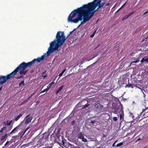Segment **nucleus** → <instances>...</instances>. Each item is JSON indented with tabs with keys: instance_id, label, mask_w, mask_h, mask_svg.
<instances>
[{
	"instance_id": "obj_25",
	"label": "nucleus",
	"mask_w": 148,
	"mask_h": 148,
	"mask_svg": "<svg viewBox=\"0 0 148 148\" xmlns=\"http://www.w3.org/2000/svg\"><path fill=\"white\" fill-rule=\"evenodd\" d=\"M50 88L48 87H47V88L45 89H44V90H43V91H42L41 92V93H43V92H46Z\"/></svg>"
},
{
	"instance_id": "obj_38",
	"label": "nucleus",
	"mask_w": 148,
	"mask_h": 148,
	"mask_svg": "<svg viewBox=\"0 0 148 148\" xmlns=\"http://www.w3.org/2000/svg\"><path fill=\"white\" fill-rule=\"evenodd\" d=\"M74 31V30H73V31L70 32L69 34L67 36H69Z\"/></svg>"
},
{
	"instance_id": "obj_46",
	"label": "nucleus",
	"mask_w": 148,
	"mask_h": 148,
	"mask_svg": "<svg viewBox=\"0 0 148 148\" xmlns=\"http://www.w3.org/2000/svg\"><path fill=\"white\" fill-rule=\"evenodd\" d=\"M60 91H58V90H57L56 92V94H57Z\"/></svg>"
},
{
	"instance_id": "obj_47",
	"label": "nucleus",
	"mask_w": 148,
	"mask_h": 148,
	"mask_svg": "<svg viewBox=\"0 0 148 148\" xmlns=\"http://www.w3.org/2000/svg\"><path fill=\"white\" fill-rule=\"evenodd\" d=\"M110 4L109 3H107L106 4V6H108Z\"/></svg>"
},
{
	"instance_id": "obj_59",
	"label": "nucleus",
	"mask_w": 148,
	"mask_h": 148,
	"mask_svg": "<svg viewBox=\"0 0 148 148\" xmlns=\"http://www.w3.org/2000/svg\"><path fill=\"white\" fill-rule=\"evenodd\" d=\"M33 71H33H33H31V73H32Z\"/></svg>"
},
{
	"instance_id": "obj_8",
	"label": "nucleus",
	"mask_w": 148,
	"mask_h": 148,
	"mask_svg": "<svg viewBox=\"0 0 148 148\" xmlns=\"http://www.w3.org/2000/svg\"><path fill=\"white\" fill-rule=\"evenodd\" d=\"M78 138L81 139L84 142H86L87 141V140L84 137L83 133L80 132L78 135Z\"/></svg>"
},
{
	"instance_id": "obj_20",
	"label": "nucleus",
	"mask_w": 148,
	"mask_h": 148,
	"mask_svg": "<svg viewBox=\"0 0 148 148\" xmlns=\"http://www.w3.org/2000/svg\"><path fill=\"white\" fill-rule=\"evenodd\" d=\"M25 81L24 80L22 81L19 84V87H20L22 86H24L25 85V84L24 83Z\"/></svg>"
},
{
	"instance_id": "obj_41",
	"label": "nucleus",
	"mask_w": 148,
	"mask_h": 148,
	"mask_svg": "<svg viewBox=\"0 0 148 148\" xmlns=\"http://www.w3.org/2000/svg\"><path fill=\"white\" fill-rule=\"evenodd\" d=\"M24 103H24V102L23 101L19 105V106H21L23 105V104H24Z\"/></svg>"
},
{
	"instance_id": "obj_45",
	"label": "nucleus",
	"mask_w": 148,
	"mask_h": 148,
	"mask_svg": "<svg viewBox=\"0 0 148 148\" xmlns=\"http://www.w3.org/2000/svg\"><path fill=\"white\" fill-rule=\"evenodd\" d=\"M94 35L93 34H92L90 36V38H92L94 37Z\"/></svg>"
},
{
	"instance_id": "obj_1",
	"label": "nucleus",
	"mask_w": 148,
	"mask_h": 148,
	"mask_svg": "<svg viewBox=\"0 0 148 148\" xmlns=\"http://www.w3.org/2000/svg\"><path fill=\"white\" fill-rule=\"evenodd\" d=\"M93 15L83 5L73 10L70 14L68 18V22L71 23H77L82 19L79 26L83 23L89 21L93 16Z\"/></svg>"
},
{
	"instance_id": "obj_52",
	"label": "nucleus",
	"mask_w": 148,
	"mask_h": 148,
	"mask_svg": "<svg viewBox=\"0 0 148 148\" xmlns=\"http://www.w3.org/2000/svg\"><path fill=\"white\" fill-rule=\"evenodd\" d=\"M78 61H77V64H76V65H78V64H79V62L78 63Z\"/></svg>"
},
{
	"instance_id": "obj_40",
	"label": "nucleus",
	"mask_w": 148,
	"mask_h": 148,
	"mask_svg": "<svg viewBox=\"0 0 148 148\" xmlns=\"http://www.w3.org/2000/svg\"><path fill=\"white\" fill-rule=\"evenodd\" d=\"M147 13H148V11L145 12V13H144L142 15V16H144L146 14H147Z\"/></svg>"
},
{
	"instance_id": "obj_56",
	"label": "nucleus",
	"mask_w": 148,
	"mask_h": 148,
	"mask_svg": "<svg viewBox=\"0 0 148 148\" xmlns=\"http://www.w3.org/2000/svg\"><path fill=\"white\" fill-rule=\"evenodd\" d=\"M105 3H102V4H101L102 5H103V6L104 5Z\"/></svg>"
},
{
	"instance_id": "obj_44",
	"label": "nucleus",
	"mask_w": 148,
	"mask_h": 148,
	"mask_svg": "<svg viewBox=\"0 0 148 148\" xmlns=\"http://www.w3.org/2000/svg\"><path fill=\"white\" fill-rule=\"evenodd\" d=\"M122 117V115L121 114L120 116V119L121 120Z\"/></svg>"
},
{
	"instance_id": "obj_18",
	"label": "nucleus",
	"mask_w": 148,
	"mask_h": 148,
	"mask_svg": "<svg viewBox=\"0 0 148 148\" xmlns=\"http://www.w3.org/2000/svg\"><path fill=\"white\" fill-rule=\"evenodd\" d=\"M143 115L144 117H143V116L140 119V120L144 118L148 117V111H147V112H146L145 113H144Z\"/></svg>"
},
{
	"instance_id": "obj_17",
	"label": "nucleus",
	"mask_w": 148,
	"mask_h": 148,
	"mask_svg": "<svg viewBox=\"0 0 148 148\" xmlns=\"http://www.w3.org/2000/svg\"><path fill=\"white\" fill-rule=\"evenodd\" d=\"M148 109V107L147 108H146L145 109L143 110V111L141 112L140 114L138 116V119H139L141 115L143 113V112H145V111H146V110Z\"/></svg>"
},
{
	"instance_id": "obj_33",
	"label": "nucleus",
	"mask_w": 148,
	"mask_h": 148,
	"mask_svg": "<svg viewBox=\"0 0 148 148\" xmlns=\"http://www.w3.org/2000/svg\"><path fill=\"white\" fill-rule=\"evenodd\" d=\"M113 120L114 121H116L118 119L117 117H114L113 118Z\"/></svg>"
},
{
	"instance_id": "obj_34",
	"label": "nucleus",
	"mask_w": 148,
	"mask_h": 148,
	"mask_svg": "<svg viewBox=\"0 0 148 148\" xmlns=\"http://www.w3.org/2000/svg\"><path fill=\"white\" fill-rule=\"evenodd\" d=\"M127 3V1L120 8V9H121L125 5L126 3Z\"/></svg>"
},
{
	"instance_id": "obj_39",
	"label": "nucleus",
	"mask_w": 148,
	"mask_h": 148,
	"mask_svg": "<svg viewBox=\"0 0 148 148\" xmlns=\"http://www.w3.org/2000/svg\"><path fill=\"white\" fill-rule=\"evenodd\" d=\"M96 121H95V120H94V121H91L90 123H92V124H94L95 123V122Z\"/></svg>"
},
{
	"instance_id": "obj_4",
	"label": "nucleus",
	"mask_w": 148,
	"mask_h": 148,
	"mask_svg": "<svg viewBox=\"0 0 148 148\" xmlns=\"http://www.w3.org/2000/svg\"><path fill=\"white\" fill-rule=\"evenodd\" d=\"M101 0H99L96 2H92L88 3L87 4L84 5L83 6L88 10L91 14L94 15V10L96 7L98 6L97 9L103 6V5L100 3Z\"/></svg>"
},
{
	"instance_id": "obj_29",
	"label": "nucleus",
	"mask_w": 148,
	"mask_h": 148,
	"mask_svg": "<svg viewBox=\"0 0 148 148\" xmlns=\"http://www.w3.org/2000/svg\"><path fill=\"white\" fill-rule=\"evenodd\" d=\"M123 142H121V143L118 144H117L116 145V146L117 147H120V146H121V145H122L123 144Z\"/></svg>"
},
{
	"instance_id": "obj_14",
	"label": "nucleus",
	"mask_w": 148,
	"mask_h": 148,
	"mask_svg": "<svg viewBox=\"0 0 148 148\" xmlns=\"http://www.w3.org/2000/svg\"><path fill=\"white\" fill-rule=\"evenodd\" d=\"M135 87V85L132 84H126V85L125 86V88L128 87L130 88L131 87L132 88H133Z\"/></svg>"
},
{
	"instance_id": "obj_26",
	"label": "nucleus",
	"mask_w": 148,
	"mask_h": 148,
	"mask_svg": "<svg viewBox=\"0 0 148 148\" xmlns=\"http://www.w3.org/2000/svg\"><path fill=\"white\" fill-rule=\"evenodd\" d=\"M17 127H15L14 129L11 132L10 134H12L15 131H16L17 132Z\"/></svg>"
},
{
	"instance_id": "obj_54",
	"label": "nucleus",
	"mask_w": 148,
	"mask_h": 148,
	"mask_svg": "<svg viewBox=\"0 0 148 148\" xmlns=\"http://www.w3.org/2000/svg\"><path fill=\"white\" fill-rule=\"evenodd\" d=\"M62 144H64V141L63 140H62Z\"/></svg>"
},
{
	"instance_id": "obj_2",
	"label": "nucleus",
	"mask_w": 148,
	"mask_h": 148,
	"mask_svg": "<svg viewBox=\"0 0 148 148\" xmlns=\"http://www.w3.org/2000/svg\"><path fill=\"white\" fill-rule=\"evenodd\" d=\"M45 57V55H43L41 57L38 58L37 59H34L29 62H22L10 73L7 75L6 76L1 75L0 76V85L3 84L8 80L11 77H14V76L16 75L17 72L19 71V73L20 75H25L28 71L27 70H25L27 67H30L36 61L38 62H40L44 60Z\"/></svg>"
},
{
	"instance_id": "obj_32",
	"label": "nucleus",
	"mask_w": 148,
	"mask_h": 148,
	"mask_svg": "<svg viewBox=\"0 0 148 148\" xmlns=\"http://www.w3.org/2000/svg\"><path fill=\"white\" fill-rule=\"evenodd\" d=\"M63 88V86H62L60 88H59L58 89V91H60Z\"/></svg>"
},
{
	"instance_id": "obj_23",
	"label": "nucleus",
	"mask_w": 148,
	"mask_h": 148,
	"mask_svg": "<svg viewBox=\"0 0 148 148\" xmlns=\"http://www.w3.org/2000/svg\"><path fill=\"white\" fill-rule=\"evenodd\" d=\"M90 105V104H86L84 105L83 106H82V109H84V108H86L88 107V106H89Z\"/></svg>"
},
{
	"instance_id": "obj_42",
	"label": "nucleus",
	"mask_w": 148,
	"mask_h": 148,
	"mask_svg": "<svg viewBox=\"0 0 148 148\" xmlns=\"http://www.w3.org/2000/svg\"><path fill=\"white\" fill-rule=\"evenodd\" d=\"M9 142V141H7L6 143H5V144L4 145V146H5L6 145L8 144V143Z\"/></svg>"
},
{
	"instance_id": "obj_3",
	"label": "nucleus",
	"mask_w": 148,
	"mask_h": 148,
	"mask_svg": "<svg viewBox=\"0 0 148 148\" xmlns=\"http://www.w3.org/2000/svg\"><path fill=\"white\" fill-rule=\"evenodd\" d=\"M56 38V39L50 44V46L47 52V56L55 51H58L59 47L63 44L66 39L64 36V32L60 31L58 32Z\"/></svg>"
},
{
	"instance_id": "obj_31",
	"label": "nucleus",
	"mask_w": 148,
	"mask_h": 148,
	"mask_svg": "<svg viewBox=\"0 0 148 148\" xmlns=\"http://www.w3.org/2000/svg\"><path fill=\"white\" fill-rule=\"evenodd\" d=\"M36 91H35L34 93H32L28 97V98L29 99L33 95H34Z\"/></svg>"
},
{
	"instance_id": "obj_9",
	"label": "nucleus",
	"mask_w": 148,
	"mask_h": 148,
	"mask_svg": "<svg viewBox=\"0 0 148 148\" xmlns=\"http://www.w3.org/2000/svg\"><path fill=\"white\" fill-rule=\"evenodd\" d=\"M47 142H49V141L47 140L44 139L42 138H41L40 140V143H38V144H39L40 146H43L45 145V143Z\"/></svg>"
},
{
	"instance_id": "obj_10",
	"label": "nucleus",
	"mask_w": 148,
	"mask_h": 148,
	"mask_svg": "<svg viewBox=\"0 0 148 148\" xmlns=\"http://www.w3.org/2000/svg\"><path fill=\"white\" fill-rule=\"evenodd\" d=\"M52 146V145L49 143L47 142L41 148H51Z\"/></svg>"
},
{
	"instance_id": "obj_7",
	"label": "nucleus",
	"mask_w": 148,
	"mask_h": 148,
	"mask_svg": "<svg viewBox=\"0 0 148 148\" xmlns=\"http://www.w3.org/2000/svg\"><path fill=\"white\" fill-rule=\"evenodd\" d=\"M30 114H29L25 117V119L27 118L25 123V124L27 125L28 124L31 122V120H32V116H30Z\"/></svg>"
},
{
	"instance_id": "obj_21",
	"label": "nucleus",
	"mask_w": 148,
	"mask_h": 148,
	"mask_svg": "<svg viewBox=\"0 0 148 148\" xmlns=\"http://www.w3.org/2000/svg\"><path fill=\"white\" fill-rule=\"evenodd\" d=\"M46 71H45L44 72H43L42 73V77H43L44 78H45V77H47V74H45L46 73Z\"/></svg>"
},
{
	"instance_id": "obj_43",
	"label": "nucleus",
	"mask_w": 148,
	"mask_h": 148,
	"mask_svg": "<svg viewBox=\"0 0 148 148\" xmlns=\"http://www.w3.org/2000/svg\"><path fill=\"white\" fill-rule=\"evenodd\" d=\"M100 45V44H99L97 47H96L94 49V50L96 49L98 47H99Z\"/></svg>"
},
{
	"instance_id": "obj_49",
	"label": "nucleus",
	"mask_w": 148,
	"mask_h": 148,
	"mask_svg": "<svg viewBox=\"0 0 148 148\" xmlns=\"http://www.w3.org/2000/svg\"><path fill=\"white\" fill-rule=\"evenodd\" d=\"M2 88H3V86H1L0 88V91H1V90H2Z\"/></svg>"
},
{
	"instance_id": "obj_30",
	"label": "nucleus",
	"mask_w": 148,
	"mask_h": 148,
	"mask_svg": "<svg viewBox=\"0 0 148 148\" xmlns=\"http://www.w3.org/2000/svg\"><path fill=\"white\" fill-rule=\"evenodd\" d=\"M24 77V76L23 75H21L20 76H18L17 77H16L15 78L16 79H19L21 78H23Z\"/></svg>"
},
{
	"instance_id": "obj_13",
	"label": "nucleus",
	"mask_w": 148,
	"mask_h": 148,
	"mask_svg": "<svg viewBox=\"0 0 148 148\" xmlns=\"http://www.w3.org/2000/svg\"><path fill=\"white\" fill-rule=\"evenodd\" d=\"M43 136L41 138H42L44 139L47 140V138L49 136V134L47 133H44L42 134Z\"/></svg>"
},
{
	"instance_id": "obj_16",
	"label": "nucleus",
	"mask_w": 148,
	"mask_h": 148,
	"mask_svg": "<svg viewBox=\"0 0 148 148\" xmlns=\"http://www.w3.org/2000/svg\"><path fill=\"white\" fill-rule=\"evenodd\" d=\"M8 135L7 134H5L4 136H2L0 138L1 140H6V138Z\"/></svg>"
},
{
	"instance_id": "obj_28",
	"label": "nucleus",
	"mask_w": 148,
	"mask_h": 148,
	"mask_svg": "<svg viewBox=\"0 0 148 148\" xmlns=\"http://www.w3.org/2000/svg\"><path fill=\"white\" fill-rule=\"evenodd\" d=\"M11 122H12V121H9L8 120L7 121V124H5V125H10V124H11Z\"/></svg>"
},
{
	"instance_id": "obj_50",
	"label": "nucleus",
	"mask_w": 148,
	"mask_h": 148,
	"mask_svg": "<svg viewBox=\"0 0 148 148\" xmlns=\"http://www.w3.org/2000/svg\"><path fill=\"white\" fill-rule=\"evenodd\" d=\"M115 143H114L113 145H112V146L113 147H114L115 146Z\"/></svg>"
},
{
	"instance_id": "obj_36",
	"label": "nucleus",
	"mask_w": 148,
	"mask_h": 148,
	"mask_svg": "<svg viewBox=\"0 0 148 148\" xmlns=\"http://www.w3.org/2000/svg\"><path fill=\"white\" fill-rule=\"evenodd\" d=\"M75 121L74 120H73L71 123V124L73 125H74L75 124Z\"/></svg>"
},
{
	"instance_id": "obj_24",
	"label": "nucleus",
	"mask_w": 148,
	"mask_h": 148,
	"mask_svg": "<svg viewBox=\"0 0 148 148\" xmlns=\"http://www.w3.org/2000/svg\"><path fill=\"white\" fill-rule=\"evenodd\" d=\"M25 132H25L24 130L22 132L19 133L20 135L21 136V137H22L24 134Z\"/></svg>"
},
{
	"instance_id": "obj_6",
	"label": "nucleus",
	"mask_w": 148,
	"mask_h": 148,
	"mask_svg": "<svg viewBox=\"0 0 148 148\" xmlns=\"http://www.w3.org/2000/svg\"><path fill=\"white\" fill-rule=\"evenodd\" d=\"M95 107L100 113L104 109L103 106L101 105L100 103L96 104L95 105Z\"/></svg>"
},
{
	"instance_id": "obj_55",
	"label": "nucleus",
	"mask_w": 148,
	"mask_h": 148,
	"mask_svg": "<svg viewBox=\"0 0 148 148\" xmlns=\"http://www.w3.org/2000/svg\"><path fill=\"white\" fill-rule=\"evenodd\" d=\"M95 32H96V31L94 32L93 33V34L95 35Z\"/></svg>"
},
{
	"instance_id": "obj_51",
	"label": "nucleus",
	"mask_w": 148,
	"mask_h": 148,
	"mask_svg": "<svg viewBox=\"0 0 148 148\" xmlns=\"http://www.w3.org/2000/svg\"><path fill=\"white\" fill-rule=\"evenodd\" d=\"M125 80H126V81L127 80V81H128V82H129V79H128V78H126V79H125Z\"/></svg>"
},
{
	"instance_id": "obj_22",
	"label": "nucleus",
	"mask_w": 148,
	"mask_h": 148,
	"mask_svg": "<svg viewBox=\"0 0 148 148\" xmlns=\"http://www.w3.org/2000/svg\"><path fill=\"white\" fill-rule=\"evenodd\" d=\"M7 128V127L6 126H4L2 127V128L1 130H0V132L1 133H2L3 132V131L5 130Z\"/></svg>"
},
{
	"instance_id": "obj_27",
	"label": "nucleus",
	"mask_w": 148,
	"mask_h": 148,
	"mask_svg": "<svg viewBox=\"0 0 148 148\" xmlns=\"http://www.w3.org/2000/svg\"><path fill=\"white\" fill-rule=\"evenodd\" d=\"M66 69H64L61 72V73H60V74H59V76H61L65 72V71H66Z\"/></svg>"
},
{
	"instance_id": "obj_15",
	"label": "nucleus",
	"mask_w": 148,
	"mask_h": 148,
	"mask_svg": "<svg viewBox=\"0 0 148 148\" xmlns=\"http://www.w3.org/2000/svg\"><path fill=\"white\" fill-rule=\"evenodd\" d=\"M23 114H19L17 117H15L14 118L15 121H17L22 116Z\"/></svg>"
},
{
	"instance_id": "obj_35",
	"label": "nucleus",
	"mask_w": 148,
	"mask_h": 148,
	"mask_svg": "<svg viewBox=\"0 0 148 148\" xmlns=\"http://www.w3.org/2000/svg\"><path fill=\"white\" fill-rule=\"evenodd\" d=\"M29 99V98H28L27 99L24 100V101H23L24 103H26L28 101Z\"/></svg>"
},
{
	"instance_id": "obj_58",
	"label": "nucleus",
	"mask_w": 148,
	"mask_h": 148,
	"mask_svg": "<svg viewBox=\"0 0 148 148\" xmlns=\"http://www.w3.org/2000/svg\"><path fill=\"white\" fill-rule=\"evenodd\" d=\"M117 140H116V141H115V142L114 143H116L117 142Z\"/></svg>"
},
{
	"instance_id": "obj_5",
	"label": "nucleus",
	"mask_w": 148,
	"mask_h": 148,
	"mask_svg": "<svg viewBox=\"0 0 148 148\" xmlns=\"http://www.w3.org/2000/svg\"><path fill=\"white\" fill-rule=\"evenodd\" d=\"M122 110L117 105L114 106L112 108V111L114 114H116L117 113L121 112Z\"/></svg>"
},
{
	"instance_id": "obj_48",
	"label": "nucleus",
	"mask_w": 148,
	"mask_h": 148,
	"mask_svg": "<svg viewBox=\"0 0 148 148\" xmlns=\"http://www.w3.org/2000/svg\"><path fill=\"white\" fill-rule=\"evenodd\" d=\"M2 141L1 144H3L5 140H1Z\"/></svg>"
},
{
	"instance_id": "obj_12",
	"label": "nucleus",
	"mask_w": 148,
	"mask_h": 148,
	"mask_svg": "<svg viewBox=\"0 0 148 148\" xmlns=\"http://www.w3.org/2000/svg\"><path fill=\"white\" fill-rule=\"evenodd\" d=\"M134 13V12H132L130 13L127 15H126L123 18L122 20L123 21V20H125L127 19V18H128V17L129 16H130L131 15H132Z\"/></svg>"
},
{
	"instance_id": "obj_19",
	"label": "nucleus",
	"mask_w": 148,
	"mask_h": 148,
	"mask_svg": "<svg viewBox=\"0 0 148 148\" xmlns=\"http://www.w3.org/2000/svg\"><path fill=\"white\" fill-rule=\"evenodd\" d=\"M55 80V79H54L53 80V81H54ZM55 84V82L54 81L52 82L51 83H50L49 85H48V86H47L48 88H49L51 87V86Z\"/></svg>"
},
{
	"instance_id": "obj_60",
	"label": "nucleus",
	"mask_w": 148,
	"mask_h": 148,
	"mask_svg": "<svg viewBox=\"0 0 148 148\" xmlns=\"http://www.w3.org/2000/svg\"><path fill=\"white\" fill-rule=\"evenodd\" d=\"M140 139V138H139L138 139V140H137V141L138 140H139Z\"/></svg>"
},
{
	"instance_id": "obj_37",
	"label": "nucleus",
	"mask_w": 148,
	"mask_h": 148,
	"mask_svg": "<svg viewBox=\"0 0 148 148\" xmlns=\"http://www.w3.org/2000/svg\"><path fill=\"white\" fill-rule=\"evenodd\" d=\"M30 128V127L29 126L27 127L25 130H24V131L25 132H26V131Z\"/></svg>"
},
{
	"instance_id": "obj_11",
	"label": "nucleus",
	"mask_w": 148,
	"mask_h": 148,
	"mask_svg": "<svg viewBox=\"0 0 148 148\" xmlns=\"http://www.w3.org/2000/svg\"><path fill=\"white\" fill-rule=\"evenodd\" d=\"M140 62L141 63L147 62L148 63V56H145L141 60Z\"/></svg>"
},
{
	"instance_id": "obj_53",
	"label": "nucleus",
	"mask_w": 148,
	"mask_h": 148,
	"mask_svg": "<svg viewBox=\"0 0 148 148\" xmlns=\"http://www.w3.org/2000/svg\"><path fill=\"white\" fill-rule=\"evenodd\" d=\"M79 62H80V61H79ZM80 62L81 63V64H82L83 62L82 61H80Z\"/></svg>"
},
{
	"instance_id": "obj_57",
	"label": "nucleus",
	"mask_w": 148,
	"mask_h": 148,
	"mask_svg": "<svg viewBox=\"0 0 148 148\" xmlns=\"http://www.w3.org/2000/svg\"><path fill=\"white\" fill-rule=\"evenodd\" d=\"M121 9H120V8L117 11V12H118L119 11V10H120Z\"/></svg>"
}]
</instances>
